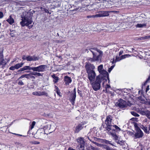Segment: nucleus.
Listing matches in <instances>:
<instances>
[{
    "label": "nucleus",
    "mask_w": 150,
    "mask_h": 150,
    "mask_svg": "<svg viewBox=\"0 0 150 150\" xmlns=\"http://www.w3.org/2000/svg\"><path fill=\"white\" fill-rule=\"evenodd\" d=\"M33 14L29 11H25L21 16V21L20 24L22 27L29 26L33 23L32 18Z\"/></svg>",
    "instance_id": "1"
},
{
    "label": "nucleus",
    "mask_w": 150,
    "mask_h": 150,
    "mask_svg": "<svg viewBox=\"0 0 150 150\" xmlns=\"http://www.w3.org/2000/svg\"><path fill=\"white\" fill-rule=\"evenodd\" d=\"M89 50L92 53L93 57L92 58H89L88 60L92 62L98 61L101 60L103 54L102 52L95 48H91Z\"/></svg>",
    "instance_id": "2"
},
{
    "label": "nucleus",
    "mask_w": 150,
    "mask_h": 150,
    "mask_svg": "<svg viewBox=\"0 0 150 150\" xmlns=\"http://www.w3.org/2000/svg\"><path fill=\"white\" fill-rule=\"evenodd\" d=\"M134 126L136 131V132L134 134L135 137L136 138L142 137L144 135L143 132L140 130V128L142 129L146 133L149 134V132L148 131L146 127L141 124L135 123L134 124Z\"/></svg>",
    "instance_id": "3"
},
{
    "label": "nucleus",
    "mask_w": 150,
    "mask_h": 150,
    "mask_svg": "<svg viewBox=\"0 0 150 150\" xmlns=\"http://www.w3.org/2000/svg\"><path fill=\"white\" fill-rule=\"evenodd\" d=\"M98 70L100 73L97 76L101 77L102 79H109V74L108 72L103 69V65L101 64L98 67Z\"/></svg>",
    "instance_id": "4"
},
{
    "label": "nucleus",
    "mask_w": 150,
    "mask_h": 150,
    "mask_svg": "<svg viewBox=\"0 0 150 150\" xmlns=\"http://www.w3.org/2000/svg\"><path fill=\"white\" fill-rule=\"evenodd\" d=\"M105 80L106 79H102L101 77L99 76H96V81L92 83H91L93 90L95 91H97L99 89L100 87V83L102 80Z\"/></svg>",
    "instance_id": "5"
},
{
    "label": "nucleus",
    "mask_w": 150,
    "mask_h": 150,
    "mask_svg": "<svg viewBox=\"0 0 150 150\" xmlns=\"http://www.w3.org/2000/svg\"><path fill=\"white\" fill-rule=\"evenodd\" d=\"M87 72L88 74V78L90 83H92L94 80L96 74L95 71L93 70H90L88 67H86Z\"/></svg>",
    "instance_id": "6"
},
{
    "label": "nucleus",
    "mask_w": 150,
    "mask_h": 150,
    "mask_svg": "<svg viewBox=\"0 0 150 150\" xmlns=\"http://www.w3.org/2000/svg\"><path fill=\"white\" fill-rule=\"evenodd\" d=\"M112 117L110 115L108 116L107 117L106 120L105 121V123L107 125V127H106V129L108 132L110 131L112 129V125H111L112 121Z\"/></svg>",
    "instance_id": "7"
},
{
    "label": "nucleus",
    "mask_w": 150,
    "mask_h": 150,
    "mask_svg": "<svg viewBox=\"0 0 150 150\" xmlns=\"http://www.w3.org/2000/svg\"><path fill=\"white\" fill-rule=\"evenodd\" d=\"M78 144L77 146L79 150H85L84 149L85 142L84 139L82 137H80L77 139Z\"/></svg>",
    "instance_id": "8"
},
{
    "label": "nucleus",
    "mask_w": 150,
    "mask_h": 150,
    "mask_svg": "<svg viewBox=\"0 0 150 150\" xmlns=\"http://www.w3.org/2000/svg\"><path fill=\"white\" fill-rule=\"evenodd\" d=\"M113 132H108V133L109 134L111 135L114 138V139L115 140L116 142L118 144H119L121 145L123 144H125V142L123 140H120L118 139V137L116 135L115 130L113 129L112 130Z\"/></svg>",
    "instance_id": "9"
},
{
    "label": "nucleus",
    "mask_w": 150,
    "mask_h": 150,
    "mask_svg": "<svg viewBox=\"0 0 150 150\" xmlns=\"http://www.w3.org/2000/svg\"><path fill=\"white\" fill-rule=\"evenodd\" d=\"M46 66V65H42L37 67H33V70L38 72L45 71Z\"/></svg>",
    "instance_id": "10"
},
{
    "label": "nucleus",
    "mask_w": 150,
    "mask_h": 150,
    "mask_svg": "<svg viewBox=\"0 0 150 150\" xmlns=\"http://www.w3.org/2000/svg\"><path fill=\"white\" fill-rule=\"evenodd\" d=\"M130 56H131L130 55L127 54L122 55L120 56L117 55L115 59L113 60L112 62L113 63H115L116 62L120 61L126 57H128Z\"/></svg>",
    "instance_id": "11"
},
{
    "label": "nucleus",
    "mask_w": 150,
    "mask_h": 150,
    "mask_svg": "<svg viewBox=\"0 0 150 150\" xmlns=\"http://www.w3.org/2000/svg\"><path fill=\"white\" fill-rule=\"evenodd\" d=\"M23 60H27L28 61H36L38 59V58L35 56H24L22 57Z\"/></svg>",
    "instance_id": "12"
},
{
    "label": "nucleus",
    "mask_w": 150,
    "mask_h": 150,
    "mask_svg": "<svg viewBox=\"0 0 150 150\" xmlns=\"http://www.w3.org/2000/svg\"><path fill=\"white\" fill-rule=\"evenodd\" d=\"M116 105L121 108H123L126 106L127 104L125 101L122 99H120L116 103Z\"/></svg>",
    "instance_id": "13"
},
{
    "label": "nucleus",
    "mask_w": 150,
    "mask_h": 150,
    "mask_svg": "<svg viewBox=\"0 0 150 150\" xmlns=\"http://www.w3.org/2000/svg\"><path fill=\"white\" fill-rule=\"evenodd\" d=\"M32 94L33 95L38 96H40L44 95L45 96H48V94L45 92L43 91H35L33 92Z\"/></svg>",
    "instance_id": "14"
},
{
    "label": "nucleus",
    "mask_w": 150,
    "mask_h": 150,
    "mask_svg": "<svg viewBox=\"0 0 150 150\" xmlns=\"http://www.w3.org/2000/svg\"><path fill=\"white\" fill-rule=\"evenodd\" d=\"M139 112L142 115H146L149 119H150V111L146 110H139Z\"/></svg>",
    "instance_id": "15"
},
{
    "label": "nucleus",
    "mask_w": 150,
    "mask_h": 150,
    "mask_svg": "<svg viewBox=\"0 0 150 150\" xmlns=\"http://www.w3.org/2000/svg\"><path fill=\"white\" fill-rule=\"evenodd\" d=\"M76 97V93L75 91H73V93L71 94L70 100L71 104L74 105V101Z\"/></svg>",
    "instance_id": "16"
},
{
    "label": "nucleus",
    "mask_w": 150,
    "mask_h": 150,
    "mask_svg": "<svg viewBox=\"0 0 150 150\" xmlns=\"http://www.w3.org/2000/svg\"><path fill=\"white\" fill-rule=\"evenodd\" d=\"M33 67H31L29 66H24L23 67L20 69L18 70V72L22 71H23L27 70H33Z\"/></svg>",
    "instance_id": "17"
},
{
    "label": "nucleus",
    "mask_w": 150,
    "mask_h": 150,
    "mask_svg": "<svg viewBox=\"0 0 150 150\" xmlns=\"http://www.w3.org/2000/svg\"><path fill=\"white\" fill-rule=\"evenodd\" d=\"M38 132L40 134V135L42 137H44V135L46 134L45 129L42 128L39 129L38 130Z\"/></svg>",
    "instance_id": "18"
},
{
    "label": "nucleus",
    "mask_w": 150,
    "mask_h": 150,
    "mask_svg": "<svg viewBox=\"0 0 150 150\" xmlns=\"http://www.w3.org/2000/svg\"><path fill=\"white\" fill-rule=\"evenodd\" d=\"M64 81L66 84H68L71 82L72 80L70 77L66 76H65Z\"/></svg>",
    "instance_id": "19"
},
{
    "label": "nucleus",
    "mask_w": 150,
    "mask_h": 150,
    "mask_svg": "<svg viewBox=\"0 0 150 150\" xmlns=\"http://www.w3.org/2000/svg\"><path fill=\"white\" fill-rule=\"evenodd\" d=\"M100 14L101 17L107 16H109V11H100Z\"/></svg>",
    "instance_id": "20"
},
{
    "label": "nucleus",
    "mask_w": 150,
    "mask_h": 150,
    "mask_svg": "<svg viewBox=\"0 0 150 150\" xmlns=\"http://www.w3.org/2000/svg\"><path fill=\"white\" fill-rule=\"evenodd\" d=\"M3 56L2 53L1 52L0 53V64L4 65L6 64V63L4 61V60L3 59Z\"/></svg>",
    "instance_id": "21"
},
{
    "label": "nucleus",
    "mask_w": 150,
    "mask_h": 150,
    "mask_svg": "<svg viewBox=\"0 0 150 150\" xmlns=\"http://www.w3.org/2000/svg\"><path fill=\"white\" fill-rule=\"evenodd\" d=\"M55 124L54 122H52L51 124L50 125V128L49 130L50 131V132L51 133L54 131L55 129Z\"/></svg>",
    "instance_id": "22"
},
{
    "label": "nucleus",
    "mask_w": 150,
    "mask_h": 150,
    "mask_svg": "<svg viewBox=\"0 0 150 150\" xmlns=\"http://www.w3.org/2000/svg\"><path fill=\"white\" fill-rule=\"evenodd\" d=\"M83 128V127L81 124L79 125L76 128L75 132L76 133L78 132L81 130Z\"/></svg>",
    "instance_id": "23"
},
{
    "label": "nucleus",
    "mask_w": 150,
    "mask_h": 150,
    "mask_svg": "<svg viewBox=\"0 0 150 150\" xmlns=\"http://www.w3.org/2000/svg\"><path fill=\"white\" fill-rule=\"evenodd\" d=\"M10 35H11V37H15L16 36H18V34L15 31L12 30L11 31Z\"/></svg>",
    "instance_id": "24"
},
{
    "label": "nucleus",
    "mask_w": 150,
    "mask_h": 150,
    "mask_svg": "<svg viewBox=\"0 0 150 150\" xmlns=\"http://www.w3.org/2000/svg\"><path fill=\"white\" fill-rule=\"evenodd\" d=\"M24 64V63L23 62L17 64L15 65V68H16V69H18L19 68L22 67Z\"/></svg>",
    "instance_id": "25"
},
{
    "label": "nucleus",
    "mask_w": 150,
    "mask_h": 150,
    "mask_svg": "<svg viewBox=\"0 0 150 150\" xmlns=\"http://www.w3.org/2000/svg\"><path fill=\"white\" fill-rule=\"evenodd\" d=\"M86 67H88L90 70H91V69L93 70L95 68V67L93 65H92L91 64H88L87 65H86Z\"/></svg>",
    "instance_id": "26"
},
{
    "label": "nucleus",
    "mask_w": 150,
    "mask_h": 150,
    "mask_svg": "<svg viewBox=\"0 0 150 150\" xmlns=\"http://www.w3.org/2000/svg\"><path fill=\"white\" fill-rule=\"evenodd\" d=\"M7 21L10 24H12L14 23V20L13 18H11V16H9V18L7 19Z\"/></svg>",
    "instance_id": "27"
},
{
    "label": "nucleus",
    "mask_w": 150,
    "mask_h": 150,
    "mask_svg": "<svg viewBox=\"0 0 150 150\" xmlns=\"http://www.w3.org/2000/svg\"><path fill=\"white\" fill-rule=\"evenodd\" d=\"M52 77L53 78V82L55 83L57 82L59 80V78L56 76L54 74H53L52 75Z\"/></svg>",
    "instance_id": "28"
},
{
    "label": "nucleus",
    "mask_w": 150,
    "mask_h": 150,
    "mask_svg": "<svg viewBox=\"0 0 150 150\" xmlns=\"http://www.w3.org/2000/svg\"><path fill=\"white\" fill-rule=\"evenodd\" d=\"M135 26L137 28H143L146 26V24L144 23L142 24H137Z\"/></svg>",
    "instance_id": "29"
},
{
    "label": "nucleus",
    "mask_w": 150,
    "mask_h": 150,
    "mask_svg": "<svg viewBox=\"0 0 150 150\" xmlns=\"http://www.w3.org/2000/svg\"><path fill=\"white\" fill-rule=\"evenodd\" d=\"M32 74L34 75L37 76H43L42 74L38 72H33Z\"/></svg>",
    "instance_id": "30"
},
{
    "label": "nucleus",
    "mask_w": 150,
    "mask_h": 150,
    "mask_svg": "<svg viewBox=\"0 0 150 150\" xmlns=\"http://www.w3.org/2000/svg\"><path fill=\"white\" fill-rule=\"evenodd\" d=\"M101 142H102L105 143L106 144H109L112 145H113L111 143V142L110 141H109L106 140H102V141Z\"/></svg>",
    "instance_id": "31"
},
{
    "label": "nucleus",
    "mask_w": 150,
    "mask_h": 150,
    "mask_svg": "<svg viewBox=\"0 0 150 150\" xmlns=\"http://www.w3.org/2000/svg\"><path fill=\"white\" fill-rule=\"evenodd\" d=\"M36 124V122L35 121H33L31 123V124H30V129L32 130L34 127L35 125Z\"/></svg>",
    "instance_id": "32"
},
{
    "label": "nucleus",
    "mask_w": 150,
    "mask_h": 150,
    "mask_svg": "<svg viewBox=\"0 0 150 150\" xmlns=\"http://www.w3.org/2000/svg\"><path fill=\"white\" fill-rule=\"evenodd\" d=\"M24 78H26L27 79H29V78L28 76H27V74H24L22 75L18 78L19 79H21Z\"/></svg>",
    "instance_id": "33"
},
{
    "label": "nucleus",
    "mask_w": 150,
    "mask_h": 150,
    "mask_svg": "<svg viewBox=\"0 0 150 150\" xmlns=\"http://www.w3.org/2000/svg\"><path fill=\"white\" fill-rule=\"evenodd\" d=\"M149 38H150V35H147L140 38V40H143Z\"/></svg>",
    "instance_id": "34"
},
{
    "label": "nucleus",
    "mask_w": 150,
    "mask_h": 150,
    "mask_svg": "<svg viewBox=\"0 0 150 150\" xmlns=\"http://www.w3.org/2000/svg\"><path fill=\"white\" fill-rule=\"evenodd\" d=\"M32 74H27V76H28L29 78V79L30 78H35V77L32 75Z\"/></svg>",
    "instance_id": "35"
},
{
    "label": "nucleus",
    "mask_w": 150,
    "mask_h": 150,
    "mask_svg": "<svg viewBox=\"0 0 150 150\" xmlns=\"http://www.w3.org/2000/svg\"><path fill=\"white\" fill-rule=\"evenodd\" d=\"M131 113L132 115L135 117H139V114L134 112H131Z\"/></svg>",
    "instance_id": "36"
},
{
    "label": "nucleus",
    "mask_w": 150,
    "mask_h": 150,
    "mask_svg": "<svg viewBox=\"0 0 150 150\" xmlns=\"http://www.w3.org/2000/svg\"><path fill=\"white\" fill-rule=\"evenodd\" d=\"M93 16H94V18L95 17H101V15L100 14V12H98V14H97L95 15H93Z\"/></svg>",
    "instance_id": "37"
},
{
    "label": "nucleus",
    "mask_w": 150,
    "mask_h": 150,
    "mask_svg": "<svg viewBox=\"0 0 150 150\" xmlns=\"http://www.w3.org/2000/svg\"><path fill=\"white\" fill-rule=\"evenodd\" d=\"M112 126L114 127L116 129H117V130L118 131H120L121 130V129L118 127L117 126L115 125H112Z\"/></svg>",
    "instance_id": "38"
},
{
    "label": "nucleus",
    "mask_w": 150,
    "mask_h": 150,
    "mask_svg": "<svg viewBox=\"0 0 150 150\" xmlns=\"http://www.w3.org/2000/svg\"><path fill=\"white\" fill-rule=\"evenodd\" d=\"M92 142L98 146H102V144H98L96 142H94L93 141Z\"/></svg>",
    "instance_id": "39"
},
{
    "label": "nucleus",
    "mask_w": 150,
    "mask_h": 150,
    "mask_svg": "<svg viewBox=\"0 0 150 150\" xmlns=\"http://www.w3.org/2000/svg\"><path fill=\"white\" fill-rule=\"evenodd\" d=\"M30 143L35 144H40V142H39L35 141L31 142H30Z\"/></svg>",
    "instance_id": "40"
},
{
    "label": "nucleus",
    "mask_w": 150,
    "mask_h": 150,
    "mask_svg": "<svg viewBox=\"0 0 150 150\" xmlns=\"http://www.w3.org/2000/svg\"><path fill=\"white\" fill-rule=\"evenodd\" d=\"M114 66H115L114 65L111 66L110 67L109 69L108 70V71L109 72H110V71H111V70H112V69L113 68Z\"/></svg>",
    "instance_id": "41"
},
{
    "label": "nucleus",
    "mask_w": 150,
    "mask_h": 150,
    "mask_svg": "<svg viewBox=\"0 0 150 150\" xmlns=\"http://www.w3.org/2000/svg\"><path fill=\"white\" fill-rule=\"evenodd\" d=\"M16 69V68H15V66H12L11 67L9 68V69L10 70H13Z\"/></svg>",
    "instance_id": "42"
},
{
    "label": "nucleus",
    "mask_w": 150,
    "mask_h": 150,
    "mask_svg": "<svg viewBox=\"0 0 150 150\" xmlns=\"http://www.w3.org/2000/svg\"><path fill=\"white\" fill-rule=\"evenodd\" d=\"M91 149L93 150H99L98 148L92 146H91Z\"/></svg>",
    "instance_id": "43"
},
{
    "label": "nucleus",
    "mask_w": 150,
    "mask_h": 150,
    "mask_svg": "<svg viewBox=\"0 0 150 150\" xmlns=\"http://www.w3.org/2000/svg\"><path fill=\"white\" fill-rule=\"evenodd\" d=\"M4 16L3 13L1 12H0V18H2Z\"/></svg>",
    "instance_id": "44"
},
{
    "label": "nucleus",
    "mask_w": 150,
    "mask_h": 150,
    "mask_svg": "<svg viewBox=\"0 0 150 150\" xmlns=\"http://www.w3.org/2000/svg\"><path fill=\"white\" fill-rule=\"evenodd\" d=\"M109 13H119V11H109Z\"/></svg>",
    "instance_id": "45"
},
{
    "label": "nucleus",
    "mask_w": 150,
    "mask_h": 150,
    "mask_svg": "<svg viewBox=\"0 0 150 150\" xmlns=\"http://www.w3.org/2000/svg\"><path fill=\"white\" fill-rule=\"evenodd\" d=\"M18 84L19 85H24L23 83L21 81H20L18 83Z\"/></svg>",
    "instance_id": "46"
},
{
    "label": "nucleus",
    "mask_w": 150,
    "mask_h": 150,
    "mask_svg": "<svg viewBox=\"0 0 150 150\" xmlns=\"http://www.w3.org/2000/svg\"><path fill=\"white\" fill-rule=\"evenodd\" d=\"M139 99L140 100H141L142 101V103L144 102V100L143 98H142L141 97H139Z\"/></svg>",
    "instance_id": "47"
},
{
    "label": "nucleus",
    "mask_w": 150,
    "mask_h": 150,
    "mask_svg": "<svg viewBox=\"0 0 150 150\" xmlns=\"http://www.w3.org/2000/svg\"><path fill=\"white\" fill-rule=\"evenodd\" d=\"M48 125H46L44 126L43 127H42V128H44L45 129V131L48 128Z\"/></svg>",
    "instance_id": "48"
},
{
    "label": "nucleus",
    "mask_w": 150,
    "mask_h": 150,
    "mask_svg": "<svg viewBox=\"0 0 150 150\" xmlns=\"http://www.w3.org/2000/svg\"><path fill=\"white\" fill-rule=\"evenodd\" d=\"M123 53V51H121L119 53V55H118V56H120Z\"/></svg>",
    "instance_id": "49"
},
{
    "label": "nucleus",
    "mask_w": 150,
    "mask_h": 150,
    "mask_svg": "<svg viewBox=\"0 0 150 150\" xmlns=\"http://www.w3.org/2000/svg\"><path fill=\"white\" fill-rule=\"evenodd\" d=\"M110 85H108V84H107L106 85L105 88H106V89H107V88H110Z\"/></svg>",
    "instance_id": "50"
},
{
    "label": "nucleus",
    "mask_w": 150,
    "mask_h": 150,
    "mask_svg": "<svg viewBox=\"0 0 150 150\" xmlns=\"http://www.w3.org/2000/svg\"><path fill=\"white\" fill-rule=\"evenodd\" d=\"M150 80V75L148 77V78L146 81V82L147 83Z\"/></svg>",
    "instance_id": "51"
},
{
    "label": "nucleus",
    "mask_w": 150,
    "mask_h": 150,
    "mask_svg": "<svg viewBox=\"0 0 150 150\" xmlns=\"http://www.w3.org/2000/svg\"><path fill=\"white\" fill-rule=\"evenodd\" d=\"M87 18H94V16H93V15L88 16H87Z\"/></svg>",
    "instance_id": "52"
},
{
    "label": "nucleus",
    "mask_w": 150,
    "mask_h": 150,
    "mask_svg": "<svg viewBox=\"0 0 150 150\" xmlns=\"http://www.w3.org/2000/svg\"><path fill=\"white\" fill-rule=\"evenodd\" d=\"M106 149L107 150H114L113 149H111L110 148L108 147H106Z\"/></svg>",
    "instance_id": "53"
},
{
    "label": "nucleus",
    "mask_w": 150,
    "mask_h": 150,
    "mask_svg": "<svg viewBox=\"0 0 150 150\" xmlns=\"http://www.w3.org/2000/svg\"><path fill=\"white\" fill-rule=\"evenodd\" d=\"M56 92H57V94L58 95H59V93H60L59 91V90H57V91Z\"/></svg>",
    "instance_id": "54"
},
{
    "label": "nucleus",
    "mask_w": 150,
    "mask_h": 150,
    "mask_svg": "<svg viewBox=\"0 0 150 150\" xmlns=\"http://www.w3.org/2000/svg\"><path fill=\"white\" fill-rule=\"evenodd\" d=\"M33 24H34V23H33ZM33 25H30V26L29 25L28 28H31L33 26Z\"/></svg>",
    "instance_id": "55"
},
{
    "label": "nucleus",
    "mask_w": 150,
    "mask_h": 150,
    "mask_svg": "<svg viewBox=\"0 0 150 150\" xmlns=\"http://www.w3.org/2000/svg\"><path fill=\"white\" fill-rule=\"evenodd\" d=\"M29 88H34V86L31 85V86Z\"/></svg>",
    "instance_id": "56"
},
{
    "label": "nucleus",
    "mask_w": 150,
    "mask_h": 150,
    "mask_svg": "<svg viewBox=\"0 0 150 150\" xmlns=\"http://www.w3.org/2000/svg\"><path fill=\"white\" fill-rule=\"evenodd\" d=\"M147 104L149 105H150V101H148L147 102Z\"/></svg>",
    "instance_id": "57"
},
{
    "label": "nucleus",
    "mask_w": 150,
    "mask_h": 150,
    "mask_svg": "<svg viewBox=\"0 0 150 150\" xmlns=\"http://www.w3.org/2000/svg\"><path fill=\"white\" fill-rule=\"evenodd\" d=\"M149 86H148L147 88H146V91H147L149 90Z\"/></svg>",
    "instance_id": "58"
},
{
    "label": "nucleus",
    "mask_w": 150,
    "mask_h": 150,
    "mask_svg": "<svg viewBox=\"0 0 150 150\" xmlns=\"http://www.w3.org/2000/svg\"><path fill=\"white\" fill-rule=\"evenodd\" d=\"M149 130L150 131V125H149Z\"/></svg>",
    "instance_id": "59"
},
{
    "label": "nucleus",
    "mask_w": 150,
    "mask_h": 150,
    "mask_svg": "<svg viewBox=\"0 0 150 150\" xmlns=\"http://www.w3.org/2000/svg\"><path fill=\"white\" fill-rule=\"evenodd\" d=\"M17 135H19V136H22V135H21V134H16Z\"/></svg>",
    "instance_id": "60"
},
{
    "label": "nucleus",
    "mask_w": 150,
    "mask_h": 150,
    "mask_svg": "<svg viewBox=\"0 0 150 150\" xmlns=\"http://www.w3.org/2000/svg\"><path fill=\"white\" fill-rule=\"evenodd\" d=\"M134 50V48H132V51H133Z\"/></svg>",
    "instance_id": "61"
},
{
    "label": "nucleus",
    "mask_w": 150,
    "mask_h": 150,
    "mask_svg": "<svg viewBox=\"0 0 150 150\" xmlns=\"http://www.w3.org/2000/svg\"><path fill=\"white\" fill-rule=\"evenodd\" d=\"M132 119H137V118H132Z\"/></svg>",
    "instance_id": "62"
},
{
    "label": "nucleus",
    "mask_w": 150,
    "mask_h": 150,
    "mask_svg": "<svg viewBox=\"0 0 150 150\" xmlns=\"http://www.w3.org/2000/svg\"><path fill=\"white\" fill-rule=\"evenodd\" d=\"M48 11L47 10L45 12H48Z\"/></svg>",
    "instance_id": "63"
},
{
    "label": "nucleus",
    "mask_w": 150,
    "mask_h": 150,
    "mask_svg": "<svg viewBox=\"0 0 150 150\" xmlns=\"http://www.w3.org/2000/svg\"><path fill=\"white\" fill-rule=\"evenodd\" d=\"M1 23H0V26H1Z\"/></svg>",
    "instance_id": "64"
}]
</instances>
